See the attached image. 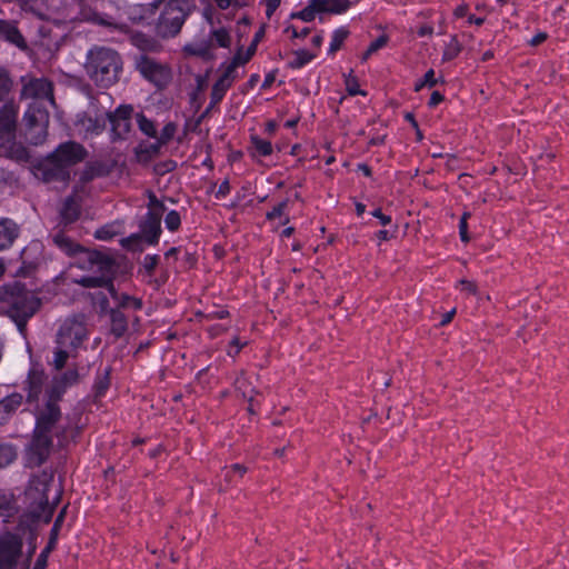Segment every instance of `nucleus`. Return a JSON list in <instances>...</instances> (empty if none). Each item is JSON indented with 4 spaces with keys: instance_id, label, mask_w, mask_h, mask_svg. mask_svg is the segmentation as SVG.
Returning <instances> with one entry per match:
<instances>
[{
    "instance_id": "nucleus-62",
    "label": "nucleus",
    "mask_w": 569,
    "mask_h": 569,
    "mask_svg": "<svg viewBox=\"0 0 569 569\" xmlns=\"http://www.w3.org/2000/svg\"><path fill=\"white\" fill-rule=\"evenodd\" d=\"M289 31H291V36L293 38H306L309 34L310 29L303 28L301 31H298L296 28L291 27L287 29V32Z\"/></svg>"
},
{
    "instance_id": "nucleus-41",
    "label": "nucleus",
    "mask_w": 569,
    "mask_h": 569,
    "mask_svg": "<svg viewBox=\"0 0 569 569\" xmlns=\"http://www.w3.org/2000/svg\"><path fill=\"white\" fill-rule=\"evenodd\" d=\"M102 174V166L99 163L88 164L81 173V181L89 182Z\"/></svg>"
},
{
    "instance_id": "nucleus-12",
    "label": "nucleus",
    "mask_w": 569,
    "mask_h": 569,
    "mask_svg": "<svg viewBox=\"0 0 569 569\" xmlns=\"http://www.w3.org/2000/svg\"><path fill=\"white\" fill-rule=\"evenodd\" d=\"M74 126L84 138L98 136L106 129V111L99 110L94 102L77 116Z\"/></svg>"
},
{
    "instance_id": "nucleus-18",
    "label": "nucleus",
    "mask_w": 569,
    "mask_h": 569,
    "mask_svg": "<svg viewBox=\"0 0 569 569\" xmlns=\"http://www.w3.org/2000/svg\"><path fill=\"white\" fill-rule=\"evenodd\" d=\"M72 2L79 9L80 19L96 21L103 26L112 24L99 13V10L103 8L104 0H72Z\"/></svg>"
},
{
    "instance_id": "nucleus-13",
    "label": "nucleus",
    "mask_w": 569,
    "mask_h": 569,
    "mask_svg": "<svg viewBox=\"0 0 569 569\" xmlns=\"http://www.w3.org/2000/svg\"><path fill=\"white\" fill-rule=\"evenodd\" d=\"M133 107L131 104H120L114 111H106V121L111 126L110 136L112 141L126 140L131 132V118Z\"/></svg>"
},
{
    "instance_id": "nucleus-3",
    "label": "nucleus",
    "mask_w": 569,
    "mask_h": 569,
    "mask_svg": "<svg viewBox=\"0 0 569 569\" xmlns=\"http://www.w3.org/2000/svg\"><path fill=\"white\" fill-rule=\"evenodd\" d=\"M121 69V57L110 48L96 47L87 54L84 70L99 87L109 88L118 82Z\"/></svg>"
},
{
    "instance_id": "nucleus-17",
    "label": "nucleus",
    "mask_w": 569,
    "mask_h": 569,
    "mask_svg": "<svg viewBox=\"0 0 569 569\" xmlns=\"http://www.w3.org/2000/svg\"><path fill=\"white\" fill-rule=\"evenodd\" d=\"M36 176L46 183L67 182L70 179V170H66L52 154H49L38 167Z\"/></svg>"
},
{
    "instance_id": "nucleus-20",
    "label": "nucleus",
    "mask_w": 569,
    "mask_h": 569,
    "mask_svg": "<svg viewBox=\"0 0 569 569\" xmlns=\"http://www.w3.org/2000/svg\"><path fill=\"white\" fill-rule=\"evenodd\" d=\"M236 70L237 69L230 63L226 66L222 74L219 77V79L212 87L209 109L218 104L223 99L226 92L232 86L234 79L237 78Z\"/></svg>"
},
{
    "instance_id": "nucleus-42",
    "label": "nucleus",
    "mask_w": 569,
    "mask_h": 569,
    "mask_svg": "<svg viewBox=\"0 0 569 569\" xmlns=\"http://www.w3.org/2000/svg\"><path fill=\"white\" fill-rule=\"evenodd\" d=\"M12 88L8 72L0 68V101H3Z\"/></svg>"
},
{
    "instance_id": "nucleus-22",
    "label": "nucleus",
    "mask_w": 569,
    "mask_h": 569,
    "mask_svg": "<svg viewBox=\"0 0 569 569\" xmlns=\"http://www.w3.org/2000/svg\"><path fill=\"white\" fill-rule=\"evenodd\" d=\"M0 38L16 44L19 48L26 47V41L13 22L0 20Z\"/></svg>"
},
{
    "instance_id": "nucleus-6",
    "label": "nucleus",
    "mask_w": 569,
    "mask_h": 569,
    "mask_svg": "<svg viewBox=\"0 0 569 569\" xmlns=\"http://www.w3.org/2000/svg\"><path fill=\"white\" fill-rule=\"evenodd\" d=\"M53 481L51 471H42L34 476L24 492L28 513L36 520L49 522L52 518L54 503L48 497L49 487Z\"/></svg>"
},
{
    "instance_id": "nucleus-30",
    "label": "nucleus",
    "mask_w": 569,
    "mask_h": 569,
    "mask_svg": "<svg viewBox=\"0 0 569 569\" xmlns=\"http://www.w3.org/2000/svg\"><path fill=\"white\" fill-rule=\"evenodd\" d=\"M22 403V396L12 393L0 401V415L9 416L14 412ZM4 419V417H2Z\"/></svg>"
},
{
    "instance_id": "nucleus-39",
    "label": "nucleus",
    "mask_w": 569,
    "mask_h": 569,
    "mask_svg": "<svg viewBox=\"0 0 569 569\" xmlns=\"http://www.w3.org/2000/svg\"><path fill=\"white\" fill-rule=\"evenodd\" d=\"M211 40L214 41L221 48H228L231 42L230 34L224 28L212 30Z\"/></svg>"
},
{
    "instance_id": "nucleus-47",
    "label": "nucleus",
    "mask_w": 569,
    "mask_h": 569,
    "mask_svg": "<svg viewBox=\"0 0 569 569\" xmlns=\"http://www.w3.org/2000/svg\"><path fill=\"white\" fill-rule=\"evenodd\" d=\"M177 124L173 122H168L161 130L158 140L164 146L167 144L176 134Z\"/></svg>"
},
{
    "instance_id": "nucleus-27",
    "label": "nucleus",
    "mask_w": 569,
    "mask_h": 569,
    "mask_svg": "<svg viewBox=\"0 0 569 569\" xmlns=\"http://www.w3.org/2000/svg\"><path fill=\"white\" fill-rule=\"evenodd\" d=\"M77 351L78 350H76V349H71L69 347H62V345L56 343V348L53 351V359L50 362V365L56 370H61L66 366L69 358H74L77 356Z\"/></svg>"
},
{
    "instance_id": "nucleus-53",
    "label": "nucleus",
    "mask_w": 569,
    "mask_h": 569,
    "mask_svg": "<svg viewBox=\"0 0 569 569\" xmlns=\"http://www.w3.org/2000/svg\"><path fill=\"white\" fill-rule=\"evenodd\" d=\"M12 508L11 498L4 492L0 491V516L9 515Z\"/></svg>"
},
{
    "instance_id": "nucleus-46",
    "label": "nucleus",
    "mask_w": 569,
    "mask_h": 569,
    "mask_svg": "<svg viewBox=\"0 0 569 569\" xmlns=\"http://www.w3.org/2000/svg\"><path fill=\"white\" fill-rule=\"evenodd\" d=\"M164 223L167 229H169L170 231L178 230L181 224V218L179 212L176 210L169 211L164 218Z\"/></svg>"
},
{
    "instance_id": "nucleus-44",
    "label": "nucleus",
    "mask_w": 569,
    "mask_h": 569,
    "mask_svg": "<svg viewBox=\"0 0 569 569\" xmlns=\"http://www.w3.org/2000/svg\"><path fill=\"white\" fill-rule=\"evenodd\" d=\"M109 371L106 370L103 375L99 376L97 381L94 382L93 389L97 397H101L104 395L107 389L109 388Z\"/></svg>"
},
{
    "instance_id": "nucleus-38",
    "label": "nucleus",
    "mask_w": 569,
    "mask_h": 569,
    "mask_svg": "<svg viewBox=\"0 0 569 569\" xmlns=\"http://www.w3.org/2000/svg\"><path fill=\"white\" fill-rule=\"evenodd\" d=\"M348 34L349 31L347 29H337L332 34L329 52L335 53L336 51H338L341 48L343 41L347 39Z\"/></svg>"
},
{
    "instance_id": "nucleus-21",
    "label": "nucleus",
    "mask_w": 569,
    "mask_h": 569,
    "mask_svg": "<svg viewBox=\"0 0 569 569\" xmlns=\"http://www.w3.org/2000/svg\"><path fill=\"white\" fill-rule=\"evenodd\" d=\"M18 236V224L9 218H0V251L10 248Z\"/></svg>"
},
{
    "instance_id": "nucleus-7",
    "label": "nucleus",
    "mask_w": 569,
    "mask_h": 569,
    "mask_svg": "<svg viewBox=\"0 0 569 569\" xmlns=\"http://www.w3.org/2000/svg\"><path fill=\"white\" fill-rule=\"evenodd\" d=\"M87 317L82 313L67 317L61 323L56 343L78 350L88 338Z\"/></svg>"
},
{
    "instance_id": "nucleus-31",
    "label": "nucleus",
    "mask_w": 569,
    "mask_h": 569,
    "mask_svg": "<svg viewBox=\"0 0 569 569\" xmlns=\"http://www.w3.org/2000/svg\"><path fill=\"white\" fill-rule=\"evenodd\" d=\"M67 388L68 387L66 386V383H63L59 378L54 377L49 389L47 390L46 402H52V405H58V401L61 399Z\"/></svg>"
},
{
    "instance_id": "nucleus-59",
    "label": "nucleus",
    "mask_w": 569,
    "mask_h": 569,
    "mask_svg": "<svg viewBox=\"0 0 569 569\" xmlns=\"http://www.w3.org/2000/svg\"><path fill=\"white\" fill-rule=\"evenodd\" d=\"M460 286H461L463 291H466V292H468L470 295H476L477 293V286L472 281L461 280L460 281Z\"/></svg>"
},
{
    "instance_id": "nucleus-33",
    "label": "nucleus",
    "mask_w": 569,
    "mask_h": 569,
    "mask_svg": "<svg viewBox=\"0 0 569 569\" xmlns=\"http://www.w3.org/2000/svg\"><path fill=\"white\" fill-rule=\"evenodd\" d=\"M17 459V449L10 443L0 442V468H6Z\"/></svg>"
},
{
    "instance_id": "nucleus-5",
    "label": "nucleus",
    "mask_w": 569,
    "mask_h": 569,
    "mask_svg": "<svg viewBox=\"0 0 569 569\" xmlns=\"http://www.w3.org/2000/svg\"><path fill=\"white\" fill-rule=\"evenodd\" d=\"M149 7L151 11L160 10L156 23L157 34L161 38H172L180 32L194 6L192 0H154Z\"/></svg>"
},
{
    "instance_id": "nucleus-8",
    "label": "nucleus",
    "mask_w": 569,
    "mask_h": 569,
    "mask_svg": "<svg viewBox=\"0 0 569 569\" xmlns=\"http://www.w3.org/2000/svg\"><path fill=\"white\" fill-rule=\"evenodd\" d=\"M134 66L139 73L159 90L167 88L172 80L170 67L146 53L134 58Z\"/></svg>"
},
{
    "instance_id": "nucleus-26",
    "label": "nucleus",
    "mask_w": 569,
    "mask_h": 569,
    "mask_svg": "<svg viewBox=\"0 0 569 569\" xmlns=\"http://www.w3.org/2000/svg\"><path fill=\"white\" fill-rule=\"evenodd\" d=\"M128 329L126 315L119 309L110 310V332L116 337H122Z\"/></svg>"
},
{
    "instance_id": "nucleus-37",
    "label": "nucleus",
    "mask_w": 569,
    "mask_h": 569,
    "mask_svg": "<svg viewBox=\"0 0 569 569\" xmlns=\"http://www.w3.org/2000/svg\"><path fill=\"white\" fill-rule=\"evenodd\" d=\"M136 118L138 127L141 132H143L148 137H157V130L153 121L148 119L143 113H137Z\"/></svg>"
},
{
    "instance_id": "nucleus-24",
    "label": "nucleus",
    "mask_w": 569,
    "mask_h": 569,
    "mask_svg": "<svg viewBox=\"0 0 569 569\" xmlns=\"http://www.w3.org/2000/svg\"><path fill=\"white\" fill-rule=\"evenodd\" d=\"M51 239L60 250L69 256L76 254L78 251H83L78 243L63 233L62 229H58L53 232Z\"/></svg>"
},
{
    "instance_id": "nucleus-11",
    "label": "nucleus",
    "mask_w": 569,
    "mask_h": 569,
    "mask_svg": "<svg viewBox=\"0 0 569 569\" xmlns=\"http://www.w3.org/2000/svg\"><path fill=\"white\" fill-rule=\"evenodd\" d=\"M161 217L162 214L159 212H147L139 224L141 234H131L130 237L126 238L122 241L123 246L128 249H134L141 237L149 244L158 243L161 233Z\"/></svg>"
},
{
    "instance_id": "nucleus-51",
    "label": "nucleus",
    "mask_w": 569,
    "mask_h": 569,
    "mask_svg": "<svg viewBox=\"0 0 569 569\" xmlns=\"http://www.w3.org/2000/svg\"><path fill=\"white\" fill-rule=\"evenodd\" d=\"M162 146L163 144L157 139L156 142L150 143L149 146L146 147V149H142V147H140L139 156L142 158L143 154H146V158H152L160 152Z\"/></svg>"
},
{
    "instance_id": "nucleus-34",
    "label": "nucleus",
    "mask_w": 569,
    "mask_h": 569,
    "mask_svg": "<svg viewBox=\"0 0 569 569\" xmlns=\"http://www.w3.org/2000/svg\"><path fill=\"white\" fill-rule=\"evenodd\" d=\"M159 256L157 254H147L144 258H143V261L141 263V268L139 270V272L143 276V277H148V278H151L153 276V272L159 263Z\"/></svg>"
},
{
    "instance_id": "nucleus-25",
    "label": "nucleus",
    "mask_w": 569,
    "mask_h": 569,
    "mask_svg": "<svg viewBox=\"0 0 569 569\" xmlns=\"http://www.w3.org/2000/svg\"><path fill=\"white\" fill-rule=\"evenodd\" d=\"M318 12L342 13L350 7L349 0H312Z\"/></svg>"
},
{
    "instance_id": "nucleus-14",
    "label": "nucleus",
    "mask_w": 569,
    "mask_h": 569,
    "mask_svg": "<svg viewBox=\"0 0 569 569\" xmlns=\"http://www.w3.org/2000/svg\"><path fill=\"white\" fill-rule=\"evenodd\" d=\"M52 436L34 430L27 448V462L30 467H39L50 456Z\"/></svg>"
},
{
    "instance_id": "nucleus-57",
    "label": "nucleus",
    "mask_w": 569,
    "mask_h": 569,
    "mask_svg": "<svg viewBox=\"0 0 569 569\" xmlns=\"http://www.w3.org/2000/svg\"><path fill=\"white\" fill-rule=\"evenodd\" d=\"M459 234L463 242L469 241L468 222H466L465 219H460L459 221Z\"/></svg>"
},
{
    "instance_id": "nucleus-58",
    "label": "nucleus",
    "mask_w": 569,
    "mask_h": 569,
    "mask_svg": "<svg viewBox=\"0 0 569 569\" xmlns=\"http://www.w3.org/2000/svg\"><path fill=\"white\" fill-rule=\"evenodd\" d=\"M244 343H240L238 338L232 339L230 342V349L228 350V355L234 357L239 353Z\"/></svg>"
},
{
    "instance_id": "nucleus-36",
    "label": "nucleus",
    "mask_w": 569,
    "mask_h": 569,
    "mask_svg": "<svg viewBox=\"0 0 569 569\" xmlns=\"http://www.w3.org/2000/svg\"><path fill=\"white\" fill-rule=\"evenodd\" d=\"M251 143L257 154L267 157L272 153V144L270 141L261 139L258 136L251 137Z\"/></svg>"
},
{
    "instance_id": "nucleus-23",
    "label": "nucleus",
    "mask_w": 569,
    "mask_h": 569,
    "mask_svg": "<svg viewBox=\"0 0 569 569\" xmlns=\"http://www.w3.org/2000/svg\"><path fill=\"white\" fill-rule=\"evenodd\" d=\"M79 216L80 204L74 200V198H67L60 210V224H63L64 227L71 224L78 220Z\"/></svg>"
},
{
    "instance_id": "nucleus-54",
    "label": "nucleus",
    "mask_w": 569,
    "mask_h": 569,
    "mask_svg": "<svg viewBox=\"0 0 569 569\" xmlns=\"http://www.w3.org/2000/svg\"><path fill=\"white\" fill-rule=\"evenodd\" d=\"M346 87H347V91L349 92L350 96L365 94L359 89L357 79L351 73L346 78Z\"/></svg>"
},
{
    "instance_id": "nucleus-4",
    "label": "nucleus",
    "mask_w": 569,
    "mask_h": 569,
    "mask_svg": "<svg viewBox=\"0 0 569 569\" xmlns=\"http://www.w3.org/2000/svg\"><path fill=\"white\" fill-rule=\"evenodd\" d=\"M18 119V106L13 100L7 101L0 108V157H6L17 162L29 160L28 149L16 141Z\"/></svg>"
},
{
    "instance_id": "nucleus-2",
    "label": "nucleus",
    "mask_w": 569,
    "mask_h": 569,
    "mask_svg": "<svg viewBox=\"0 0 569 569\" xmlns=\"http://www.w3.org/2000/svg\"><path fill=\"white\" fill-rule=\"evenodd\" d=\"M2 302L7 306L8 316L14 321L19 331L24 333L27 322L41 307V300L24 284L13 282L4 287Z\"/></svg>"
},
{
    "instance_id": "nucleus-35",
    "label": "nucleus",
    "mask_w": 569,
    "mask_h": 569,
    "mask_svg": "<svg viewBox=\"0 0 569 569\" xmlns=\"http://www.w3.org/2000/svg\"><path fill=\"white\" fill-rule=\"evenodd\" d=\"M316 56L307 50H297L293 52V59L289 61L288 66L292 69L302 68L310 62Z\"/></svg>"
},
{
    "instance_id": "nucleus-19",
    "label": "nucleus",
    "mask_w": 569,
    "mask_h": 569,
    "mask_svg": "<svg viewBox=\"0 0 569 569\" xmlns=\"http://www.w3.org/2000/svg\"><path fill=\"white\" fill-rule=\"evenodd\" d=\"M24 121L29 129H40L38 137L32 138L34 144L40 143L46 136V126L48 123V113L38 107L37 102L32 103L24 113Z\"/></svg>"
},
{
    "instance_id": "nucleus-10",
    "label": "nucleus",
    "mask_w": 569,
    "mask_h": 569,
    "mask_svg": "<svg viewBox=\"0 0 569 569\" xmlns=\"http://www.w3.org/2000/svg\"><path fill=\"white\" fill-rule=\"evenodd\" d=\"M22 539L7 532L0 536V569H18L23 565Z\"/></svg>"
},
{
    "instance_id": "nucleus-29",
    "label": "nucleus",
    "mask_w": 569,
    "mask_h": 569,
    "mask_svg": "<svg viewBox=\"0 0 569 569\" xmlns=\"http://www.w3.org/2000/svg\"><path fill=\"white\" fill-rule=\"evenodd\" d=\"M43 372L32 371L28 377V400L33 401L38 399L44 382Z\"/></svg>"
},
{
    "instance_id": "nucleus-16",
    "label": "nucleus",
    "mask_w": 569,
    "mask_h": 569,
    "mask_svg": "<svg viewBox=\"0 0 569 569\" xmlns=\"http://www.w3.org/2000/svg\"><path fill=\"white\" fill-rule=\"evenodd\" d=\"M51 154L66 170H69L72 166L83 161L88 152L82 144L67 141L61 143Z\"/></svg>"
},
{
    "instance_id": "nucleus-55",
    "label": "nucleus",
    "mask_w": 569,
    "mask_h": 569,
    "mask_svg": "<svg viewBox=\"0 0 569 569\" xmlns=\"http://www.w3.org/2000/svg\"><path fill=\"white\" fill-rule=\"evenodd\" d=\"M288 202L282 201L278 203L270 212L267 213V218L269 220H273L276 218H280L283 216L284 210L287 209Z\"/></svg>"
},
{
    "instance_id": "nucleus-64",
    "label": "nucleus",
    "mask_w": 569,
    "mask_h": 569,
    "mask_svg": "<svg viewBox=\"0 0 569 569\" xmlns=\"http://www.w3.org/2000/svg\"><path fill=\"white\" fill-rule=\"evenodd\" d=\"M267 16L270 17L280 6V0H266Z\"/></svg>"
},
{
    "instance_id": "nucleus-45",
    "label": "nucleus",
    "mask_w": 569,
    "mask_h": 569,
    "mask_svg": "<svg viewBox=\"0 0 569 569\" xmlns=\"http://www.w3.org/2000/svg\"><path fill=\"white\" fill-rule=\"evenodd\" d=\"M387 42H388V37L387 36H380L379 38H377L375 41H372L370 43V46L368 47V49L363 53L362 60L363 61L367 60L371 54H373L379 49L385 47L387 44Z\"/></svg>"
},
{
    "instance_id": "nucleus-32",
    "label": "nucleus",
    "mask_w": 569,
    "mask_h": 569,
    "mask_svg": "<svg viewBox=\"0 0 569 569\" xmlns=\"http://www.w3.org/2000/svg\"><path fill=\"white\" fill-rule=\"evenodd\" d=\"M132 43L142 51H158V42L142 33H136L132 36Z\"/></svg>"
},
{
    "instance_id": "nucleus-48",
    "label": "nucleus",
    "mask_w": 569,
    "mask_h": 569,
    "mask_svg": "<svg viewBox=\"0 0 569 569\" xmlns=\"http://www.w3.org/2000/svg\"><path fill=\"white\" fill-rule=\"evenodd\" d=\"M147 193L149 199L148 212H159L160 214H163V212L166 211L164 204L160 200H158V198L152 191H147Z\"/></svg>"
},
{
    "instance_id": "nucleus-61",
    "label": "nucleus",
    "mask_w": 569,
    "mask_h": 569,
    "mask_svg": "<svg viewBox=\"0 0 569 569\" xmlns=\"http://www.w3.org/2000/svg\"><path fill=\"white\" fill-rule=\"evenodd\" d=\"M423 83H426L428 87H433L437 83V80L435 79V71L432 69L428 70L423 77Z\"/></svg>"
},
{
    "instance_id": "nucleus-9",
    "label": "nucleus",
    "mask_w": 569,
    "mask_h": 569,
    "mask_svg": "<svg viewBox=\"0 0 569 569\" xmlns=\"http://www.w3.org/2000/svg\"><path fill=\"white\" fill-rule=\"evenodd\" d=\"M61 420V410L58 405L46 402L42 408L37 412L34 430L44 432L58 438L59 445L64 446L68 441V427H59L58 422Z\"/></svg>"
},
{
    "instance_id": "nucleus-50",
    "label": "nucleus",
    "mask_w": 569,
    "mask_h": 569,
    "mask_svg": "<svg viewBox=\"0 0 569 569\" xmlns=\"http://www.w3.org/2000/svg\"><path fill=\"white\" fill-rule=\"evenodd\" d=\"M316 12H318V9L315 6H312V0H310L309 4L303 10H301L297 14H293L292 17H297L306 22H310L315 19Z\"/></svg>"
},
{
    "instance_id": "nucleus-60",
    "label": "nucleus",
    "mask_w": 569,
    "mask_h": 569,
    "mask_svg": "<svg viewBox=\"0 0 569 569\" xmlns=\"http://www.w3.org/2000/svg\"><path fill=\"white\" fill-rule=\"evenodd\" d=\"M372 216L378 218L382 226H387V224L391 223V217L382 213V211L380 209L373 210Z\"/></svg>"
},
{
    "instance_id": "nucleus-43",
    "label": "nucleus",
    "mask_w": 569,
    "mask_h": 569,
    "mask_svg": "<svg viewBox=\"0 0 569 569\" xmlns=\"http://www.w3.org/2000/svg\"><path fill=\"white\" fill-rule=\"evenodd\" d=\"M254 52H256V43H252L247 49L244 59L241 60V49H239L237 51V53L234 54V57L232 58V60L230 61V64H232L237 69L239 66L246 64L251 59V57L254 54Z\"/></svg>"
},
{
    "instance_id": "nucleus-1",
    "label": "nucleus",
    "mask_w": 569,
    "mask_h": 569,
    "mask_svg": "<svg viewBox=\"0 0 569 569\" xmlns=\"http://www.w3.org/2000/svg\"><path fill=\"white\" fill-rule=\"evenodd\" d=\"M78 262L80 268L90 270L92 274L74 279V283L83 288H107L111 297L117 298L113 286L116 262L111 257L99 251L86 250Z\"/></svg>"
},
{
    "instance_id": "nucleus-40",
    "label": "nucleus",
    "mask_w": 569,
    "mask_h": 569,
    "mask_svg": "<svg viewBox=\"0 0 569 569\" xmlns=\"http://www.w3.org/2000/svg\"><path fill=\"white\" fill-rule=\"evenodd\" d=\"M461 51V46L456 37H452L450 42L446 46L442 54L443 61H450L458 57Z\"/></svg>"
},
{
    "instance_id": "nucleus-63",
    "label": "nucleus",
    "mask_w": 569,
    "mask_h": 569,
    "mask_svg": "<svg viewBox=\"0 0 569 569\" xmlns=\"http://www.w3.org/2000/svg\"><path fill=\"white\" fill-rule=\"evenodd\" d=\"M443 100V96L439 91H433L429 99V107H436Z\"/></svg>"
},
{
    "instance_id": "nucleus-56",
    "label": "nucleus",
    "mask_w": 569,
    "mask_h": 569,
    "mask_svg": "<svg viewBox=\"0 0 569 569\" xmlns=\"http://www.w3.org/2000/svg\"><path fill=\"white\" fill-rule=\"evenodd\" d=\"M247 470H248V469H247V467H246V466L240 465V463H234V465H232V466H231V467L226 471L224 477H226V479H227L228 481H230V480H231V479H230V473H231V472L238 473L240 477H242V476L247 472Z\"/></svg>"
},
{
    "instance_id": "nucleus-52",
    "label": "nucleus",
    "mask_w": 569,
    "mask_h": 569,
    "mask_svg": "<svg viewBox=\"0 0 569 569\" xmlns=\"http://www.w3.org/2000/svg\"><path fill=\"white\" fill-rule=\"evenodd\" d=\"M113 299L118 301L119 307H128L130 303H132L136 309L141 308V301L138 299H134L128 295H122V296L117 295V298H113Z\"/></svg>"
},
{
    "instance_id": "nucleus-49",
    "label": "nucleus",
    "mask_w": 569,
    "mask_h": 569,
    "mask_svg": "<svg viewBox=\"0 0 569 569\" xmlns=\"http://www.w3.org/2000/svg\"><path fill=\"white\" fill-rule=\"evenodd\" d=\"M67 387H70L78 382L79 373L76 368H69L66 372L57 376Z\"/></svg>"
},
{
    "instance_id": "nucleus-15",
    "label": "nucleus",
    "mask_w": 569,
    "mask_h": 569,
    "mask_svg": "<svg viewBox=\"0 0 569 569\" xmlns=\"http://www.w3.org/2000/svg\"><path fill=\"white\" fill-rule=\"evenodd\" d=\"M22 83L23 86L20 93L22 99L47 100L51 104H54L52 84L48 80L43 78L23 77Z\"/></svg>"
},
{
    "instance_id": "nucleus-28",
    "label": "nucleus",
    "mask_w": 569,
    "mask_h": 569,
    "mask_svg": "<svg viewBox=\"0 0 569 569\" xmlns=\"http://www.w3.org/2000/svg\"><path fill=\"white\" fill-rule=\"evenodd\" d=\"M234 387L236 390L248 402L253 401L254 396L259 393V391L254 387H252V381L250 380V378L244 376L243 373L237 377L234 381Z\"/></svg>"
}]
</instances>
